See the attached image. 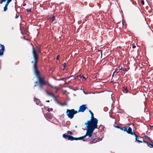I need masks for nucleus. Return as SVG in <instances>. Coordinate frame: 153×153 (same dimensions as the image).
Masks as SVG:
<instances>
[{
	"instance_id": "obj_38",
	"label": "nucleus",
	"mask_w": 153,
	"mask_h": 153,
	"mask_svg": "<svg viewBox=\"0 0 153 153\" xmlns=\"http://www.w3.org/2000/svg\"><path fill=\"white\" fill-rule=\"evenodd\" d=\"M126 70H127L126 69V68H125L124 69H123L122 70V71H126Z\"/></svg>"
},
{
	"instance_id": "obj_27",
	"label": "nucleus",
	"mask_w": 153,
	"mask_h": 153,
	"mask_svg": "<svg viewBox=\"0 0 153 153\" xmlns=\"http://www.w3.org/2000/svg\"><path fill=\"white\" fill-rule=\"evenodd\" d=\"M47 110L48 111H51L53 110V109L52 108H48V109H47Z\"/></svg>"
},
{
	"instance_id": "obj_48",
	"label": "nucleus",
	"mask_w": 153,
	"mask_h": 153,
	"mask_svg": "<svg viewBox=\"0 0 153 153\" xmlns=\"http://www.w3.org/2000/svg\"><path fill=\"white\" fill-rule=\"evenodd\" d=\"M130 125V124H128V125Z\"/></svg>"
},
{
	"instance_id": "obj_3",
	"label": "nucleus",
	"mask_w": 153,
	"mask_h": 153,
	"mask_svg": "<svg viewBox=\"0 0 153 153\" xmlns=\"http://www.w3.org/2000/svg\"><path fill=\"white\" fill-rule=\"evenodd\" d=\"M98 120L94 118V116H91V120L87 121L85 124L87 126V128L94 132L95 129H99L100 127L101 126L100 125L98 127Z\"/></svg>"
},
{
	"instance_id": "obj_46",
	"label": "nucleus",
	"mask_w": 153,
	"mask_h": 153,
	"mask_svg": "<svg viewBox=\"0 0 153 153\" xmlns=\"http://www.w3.org/2000/svg\"><path fill=\"white\" fill-rule=\"evenodd\" d=\"M77 126H75V127L76 128H77Z\"/></svg>"
},
{
	"instance_id": "obj_45",
	"label": "nucleus",
	"mask_w": 153,
	"mask_h": 153,
	"mask_svg": "<svg viewBox=\"0 0 153 153\" xmlns=\"http://www.w3.org/2000/svg\"><path fill=\"white\" fill-rule=\"evenodd\" d=\"M46 102H49L50 101H49V100H48V101H46Z\"/></svg>"
},
{
	"instance_id": "obj_33",
	"label": "nucleus",
	"mask_w": 153,
	"mask_h": 153,
	"mask_svg": "<svg viewBox=\"0 0 153 153\" xmlns=\"http://www.w3.org/2000/svg\"><path fill=\"white\" fill-rule=\"evenodd\" d=\"M132 47L133 48H136V46L134 44H132Z\"/></svg>"
},
{
	"instance_id": "obj_12",
	"label": "nucleus",
	"mask_w": 153,
	"mask_h": 153,
	"mask_svg": "<svg viewBox=\"0 0 153 153\" xmlns=\"http://www.w3.org/2000/svg\"><path fill=\"white\" fill-rule=\"evenodd\" d=\"M127 132L129 134L132 135H134L135 134V133L134 132L132 131V129L130 127H129L128 129V130L127 131Z\"/></svg>"
},
{
	"instance_id": "obj_22",
	"label": "nucleus",
	"mask_w": 153,
	"mask_h": 153,
	"mask_svg": "<svg viewBox=\"0 0 153 153\" xmlns=\"http://www.w3.org/2000/svg\"><path fill=\"white\" fill-rule=\"evenodd\" d=\"M63 65L64 67V68L63 69V70H64L66 67V63H64L63 64Z\"/></svg>"
},
{
	"instance_id": "obj_7",
	"label": "nucleus",
	"mask_w": 153,
	"mask_h": 153,
	"mask_svg": "<svg viewBox=\"0 0 153 153\" xmlns=\"http://www.w3.org/2000/svg\"><path fill=\"white\" fill-rule=\"evenodd\" d=\"M4 47L3 45L0 44V56H2L4 51Z\"/></svg>"
},
{
	"instance_id": "obj_29",
	"label": "nucleus",
	"mask_w": 153,
	"mask_h": 153,
	"mask_svg": "<svg viewBox=\"0 0 153 153\" xmlns=\"http://www.w3.org/2000/svg\"><path fill=\"white\" fill-rule=\"evenodd\" d=\"M118 68L120 70H123V67L122 66L121 67L120 66H119L118 67Z\"/></svg>"
},
{
	"instance_id": "obj_25",
	"label": "nucleus",
	"mask_w": 153,
	"mask_h": 153,
	"mask_svg": "<svg viewBox=\"0 0 153 153\" xmlns=\"http://www.w3.org/2000/svg\"><path fill=\"white\" fill-rule=\"evenodd\" d=\"M128 130V129H127L126 128V127H125L124 128H123V131H126L127 132V131Z\"/></svg>"
},
{
	"instance_id": "obj_13",
	"label": "nucleus",
	"mask_w": 153,
	"mask_h": 153,
	"mask_svg": "<svg viewBox=\"0 0 153 153\" xmlns=\"http://www.w3.org/2000/svg\"><path fill=\"white\" fill-rule=\"evenodd\" d=\"M44 116L46 119H51L52 118V116L50 113H46L44 114Z\"/></svg>"
},
{
	"instance_id": "obj_15",
	"label": "nucleus",
	"mask_w": 153,
	"mask_h": 153,
	"mask_svg": "<svg viewBox=\"0 0 153 153\" xmlns=\"http://www.w3.org/2000/svg\"><path fill=\"white\" fill-rule=\"evenodd\" d=\"M122 91L124 93H126L128 92V89L127 88L126 86L123 87L122 90Z\"/></svg>"
},
{
	"instance_id": "obj_44",
	"label": "nucleus",
	"mask_w": 153,
	"mask_h": 153,
	"mask_svg": "<svg viewBox=\"0 0 153 153\" xmlns=\"http://www.w3.org/2000/svg\"><path fill=\"white\" fill-rule=\"evenodd\" d=\"M26 4H24L23 5V6H25L26 5Z\"/></svg>"
},
{
	"instance_id": "obj_14",
	"label": "nucleus",
	"mask_w": 153,
	"mask_h": 153,
	"mask_svg": "<svg viewBox=\"0 0 153 153\" xmlns=\"http://www.w3.org/2000/svg\"><path fill=\"white\" fill-rule=\"evenodd\" d=\"M79 78H82L83 81H85L86 79V78L84 76H81V75L77 76L75 77V79H78Z\"/></svg>"
},
{
	"instance_id": "obj_2",
	"label": "nucleus",
	"mask_w": 153,
	"mask_h": 153,
	"mask_svg": "<svg viewBox=\"0 0 153 153\" xmlns=\"http://www.w3.org/2000/svg\"><path fill=\"white\" fill-rule=\"evenodd\" d=\"M86 132L85 134L82 137H74L71 135H66V134H64L62 135L63 137L65 139H68V140L71 141L74 140H83V141H85V140L84 138H85L87 136H88L89 137H91L92 135L93 131L87 128Z\"/></svg>"
},
{
	"instance_id": "obj_6",
	"label": "nucleus",
	"mask_w": 153,
	"mask_h": 153,
	"mask_svg": "<svg viewBox=\"0 0 153 153\" xmlns=\"http://www.w3.org/2000/svg\"><path fill=\"white\" fill-rule=\"evenodd\" d=\"M88 108L87 107L86 105L83 104L81 105L79 108L78 112H84L86 109H88Z\"/></svg>"
},
{
	"instance_id": "obj_16",
	"label": "nucleus",
	"mask_w": 153,
	"mask_h": 153,
	"mask_svg": "<svg viewBox=\"0 0 153 153\" xmlns=\"http://www.w3.org/2000/svg\"><path fill=\"white\" fill-rule=\"evenodd\" d=\"M135 137V140L136 141H137L138 143H143V141H141L140 140H139L138 139V136L136 134H135L134 135Z\"/></svg>"
},
{
	"instance_id": "obj_1",
	"label": "nucleus",
	"mask_w": 153,
	"mask_h": 153,
	"mask_svg": "<svg viewBox=\"0 0 153 153\" xmlns=\"http://www.w3.org/2000/svg\"><path fill=\"white\" fill-rule=\"evenodd\" d=\"M34 54L35 61L34 62H32V63L33 64V67L34 71L38 80V81H36L35 83H37L38 82L40 87L41 88H42L44 86L48 85L49 87L53 88L56 91L58 90L59 88V87L52 86L49 83L48 81L45 80V78L44 76H41L39 71L38 70L37 66V62L38 60V56L35 53Z\"/></svg>"
},
{
	"instance_id": "obj_11",
	"label": "nucleus",
	"mask_w": 153,
	"mask_h": 153,
	"mask_svg": "<svg viewBox=\"0 0 153 153\" xmlns=\"http://www.w3.org/2000/svg\"><path fill=\"white\" fill-rule=\"evenodd\" d=\"M12 0H7V1L5 5L8 6L10 3V2ZM6 1V0H1V1L0 2V4H2L3 2H5Z\"/></svg>"
},
{
	"instance_id": "obj_9",
	"label": "nucleus",
	"mask_w": 153,
	"mask_h": 153,
	"mask_svg": "<svg viewBox=\"0 0 153 153\" xmlns=\"http://www.w3.org/2000/svg\"><path fill=\"white\" fill-rule=\"evenodd\" d=\"M34 100L35 101L37 105L40 106L43 105L42 103L39 99L34 97Z\"/></svg>"
},
{
	"instance_id": "obj_21",
	"label": "nucleus",
	"mask_w": 153,
	"mask_h": 153,
	"mask_svg": "<svg viewBox=\"0 0 153 153\" xmlns=\"http://www.w3.org/2000/svg\"><path fill=\"white\" fill-rule=\"evenodd\" d=\"M7 7L8 6H6V5H5L4 7V11H6L7 9Z\"/></svg>"
},
{
	"instance_id": "obj_50",
	"label": "nucleus",
	"mask_w": 153,
	"mask_h": 153,
	"mask_svg": "<svg viewBox=\"0 0 153 153\" xmlns=\"http://www.w3.org/2000/svg\"><path fill=\"white\" fill-rule=\"evenodd\" d=\"M150 1H151V0H150Z\"/></svg>"
},
{
	"instance_id": "obj_41",
	"label": "nucleus",
	"mask_w": 153,
	"mask_h": 153,
	"mask_svg": "<svg viewBox=\"0 0 153 153\" xmlns=\"http://www.w3.org/2000/svg\"><path fill=\"white\" fill-rule=\"evenodd\" d=\"M18 17H19V16H17V15H16V17H15L16 19L18 18Z\"/></svg>"
},
{
	"instance_id": "obj_8",
	"label": "nucleus",
	"mask_w": 153,
	"mask_h": 153,
	"mask_svg": "<svg viewBox=\"0 0 153 153\" xmlns=\"http://www.w3.org/2000/svg\"><path fill=\"white\" fill-rule=\"evenodd\" d=\"M102 139L101 138H95L93 140L90 141V144H93L96 143L97 142H99L100 140H101Z\"/></svg>"
},
{
	"instance_id": "obj_20",
	"label": "nucleus",
	"mask_w": 153,
	"mask_h": 153,
	"mask_svg": "<svg viewBox=\"0 0 153 153\" xmlns=\"http://www.w3.org/2000/svg\"><path fill=\"white\" fill-rule=\"evenodd\" d=\"M143 142L145 143H146L148 146L149 147V145H150V143H149V142H147L146 141H144L143 140Z\"/></svg>"
},
{
	"instance_id": "obj_43",
	"label": "nucleus",
	"mask_w": 153,
	"mask_h": 153,
	"mask_svg": "<svg viewBox=\"0 0 153 153\" xmlns=\"http://www.w3.org/2000/svg\"><path fill=\"white\" fill-rule=\"evenodd\" d=\"M14 10H15V11L16 12V8H15V6L14 7Z\"/></svg>"
},
{
	"instance_id": "obj_26",
	"label": "nucleus",
	"mask_w": 153,
	"mask_h": 153,
	"mask_svg": "<svg viewBox=\"0 0 153 153\" xmlns=\"http://www.w3.org/2000/svg\"><path fill=\"white\" fill-rule=\"evenodd\" d=\"M31 8L29 9H27L26 10L27 12H31Z\"/></svg>"
},
{
	"instance_id": "obj_28",
	"label": "nucleus",
	"mask_w": 153,
	"mask_h": 153,
	"mask_svg": "<svg viewBox=\"0 0 153 153\" xmlns=\"http://www.w3.org/2000/svg\"><path fill=\"white\" fill-rule=\"evenodd\" d=\"M141 2L142 5H143L144 4V2L143 0H141Z\"/></svg>"
},
{
	"instance_id": "obj_37",
	"label": "nucleus",
	"mask_w": 153,
	"mask_h": 153,
	"mask_svg": "<svg viewBox=\"0 0 153 153\" xmlns=\"http://www.w3.org/2000/svg\"><path fill=\"white\" fill-rule=\"evenodd\" d=\"M150 127L151 128V129L153 130V126L150 125Z\"/></svg>"
},
{
	"instance_id": "obj_24",
	"label": "nucleus",
	"mask_w": 153,
	"mask_h": 153,
	"mask_svg": "<svg viewBox=\"0 0 153 153\" xmlns=\"http://www.w3.org/2000/svg\"><path fill=\"white\" fill-rule=\"evenodd\" d=\"M67 134H69L71 135H72L73 134V133L71 131H67Z\"/></svg>"
},
{
	"instance_id": "obj_31",
	"label": "nucleus",
	"mask_w": 153,
	"mask_h": 153,
	"mask_svg": "<svg viewBox=\"0 0 153 153\" xmlns=\"http://www.w3.org/2000/svg\"><path fill=\"white\" fill-rule=\"evenodd\" d=\"M37 50L40 49V46L38 45L37 46Z\"/></svg>"
},
{
	"instance_id": "obj_18",
	"label": "nucleus",
	"mask_w": 153,
	"mask_h": 153,
	"mask_svg": "<svg viewBox=\"0 0 153 153\" xmlns=\"http://www.w3.org/2000/svg\"><path fill=\"white\" fill-rule=\"evenodd\" d=\"M120 71V70L119 69H117L115 70V71L114 72L113 74H112V76L113 77L114 76V74L115 73H118Z\"/></svg>"
},
{
	"instance_id": "obj_23",
	"label": "nucleus",
	"mask_w": 153,
	"mask_h": 153,
	"mask_svg": "<svg viewBox=\"0 0 153 153\" xmlns=\"http://www.w3.org/2000/svg\"><path fill=\"white\" fill-rule=\"evenodd\" d=\"M151 142L152 143V144L150 143V145H149V147L150 148H153V142L152 141Z\"/></svg>"
},
{
	"instance_id": "obj_40",
	"label": "nucleus",
	"mask_w": 153,
	"mask_h": 153,
	"mask_svg": "<svg viewBox=\"0 0 153 153\" xmlns=\"http://www.w3.org/2000/svg\"><path fill=\"white\" fill-rule=\"evenodd\" d=\"M89 112H90V114H91V113H92V112L91 111V110H89Z\"/></svg>"
},
{
	"instance_id": "obj_36",
	"label": "nucleus",
	"mask_w": 153,
	"mask_h": 153,
	"mask_svg": "<svg viewBox=\"0 0 153 153\" xmlns=\"http://www.w3.org/2000/svg\"><path fill=\"white\" fill-rule=\"evenodd\" d=\"M119 129H120L121 130H122V131H123V128L121 127H120Z\"/></svg>"
},
{
	"instance_id": "obj_4",
	"label": "nucleus",
	"mask_w": 153,
	"mask_h": 153,
	"mask_svg": "<svg viewBox=\"0 0 153 153\" xmlns=\"http://www.w3.org/2000/svg\"><path fill=\"white\" fill-rule=\"evenodd\" d=\"M66 113L68 118L72 119L74 117V115L77 113L78 112L74 109L70 110L67 109Z\"/></svg>"
},
{
	"instance_id": "obj_30",
	"label": "nucleus",
	"mask_w": 153,
	"mask_h": 153,
	"mask_svg": "<svg viewBox=\"0 0 153 153\" xmlns=\"http://www.w3.org/2000/svg\"><path fill=\"white\" fill-rule=\"evenodd\" d=\"M50 95L54 98H55V97L54 94L52 93H50Z\"/></svg>"
},
{
	"instance_id": "obj_19",
	"label": "nucleus",
	"mask_w": 153,
	"mask_h": 153,
	"mask_svg": "<svg viewBox=\"0 0 153 153\" xmlns=\"http://www.w3.org/2000/svg\"><path fill=\"white\" fill-rule=\"evenodd\" d=\"M144 137L146 139H148L150 142H152V140H151L150 138H149V137H148L147 136L145 135Z\"/></svg>"
},
{
	"instance_id": "obj_39",
	"label": "nucleus",
	"mask_w": 153,
	"mask_h": 153,
	"mask_svg": "<svg viewBox=\"0 0 153 153\" xmlns=\"http://www.w3.org/2000/svg\"><path fill=\"white\" fill-rule=\"evenodd\" d=\"M120 127L119 126H115V127L116 128H118L119 129V128H120Z\"/></svg>"
},
{
	"instance_id": "obj_32",
	"label": "nucleus",
	"mask_w": 153,
	"mask_h": 153,
	"mask_svg": "<svg viewBox=\"0 0 153 153\" xmlns=\"http://www.w3.org/2000/svg\"><path fill=\"white\" fill-rule=\"evenodd\" d=\"M59 55H58L57 56H56V60H59Z\"/></svg>"
},
{
	"instance_id": "obj_47",
	"label": "nucleus",
	"mask_w": 153,
	"mask_h": 153,
	"mask_svg": "<svg viewBox=\"0 0 153 153\" xmlns=\"http://www.w3.org/2000/svg\"><path fill=\"white\" fill-rule=\"evenodd\" d=\"M36 86V85H34V87H35V86Z\"/></svg>"
},
{
	"instance_id": "obj_35",
	"label": "nucleus",
	"mask_w": 153,
	"mask_h": 153,
	"mask_svg": "<svg viewBox=\"0 0 153 153\" xmlns=\"http://www.w3.org/2000/svg\"><path fill=\"white\" fill-rule=\"evenodd\" d=\"M71 77V76H68V77H67L65 78V79H69Z\"/></svg>"
},
{
	"instance_id": "obj_17",
	"label": "nucleus",
	"mask_w": 153,
	"mask_h": 153,
	"mask_svg": "<svg viewBox=\"0 0 153 153\" xmlns=\"http://www.w3.org/2000/svg\"><path fill=\"white\" fill-rule=\"evenodd\" d=\"M49 19L51 20L52 22H53L56 19L55 16H53L52 17H50L49 18Z\"/></svg>"
},
{
	"instance_id": "obj_34",
	"label": "nucleus",
	"mask_w": 153,
	"mask_h": 153,
	"mask_svg": "<svg viewBox=\"0 0 153 153\" xmlns=\"http://www.w3.org/2000/svg\"><path fill=\"white\" fill-rule=\"evenodd\" d=\"M64 79H65V78H61V79H58V80H64Z\"/></svg>"
},
{
	"instance_id": "obj_10",
	"label": "nucleus",
	"mask_w": 153,
	"mask_h": 153,
	"mask_svg": "<svg viewBox=\"0 0 153 153\" xmlns=\"http://www.w3.org/2000/svg\"><path fill=\"white\" fill-rule=\"evenodd\" d=\"M12 0H7V1L5 5L8 6L10 3V2ZM6 1V0H1V1L0 2V4H2L3 2H5Z\"/></svg>"
},
{
	"instance_id": "obj_5",
	"label": "nucleus",
	"mask_w": 153,
	"mask_h": 153,
	"mask_svg": "<svg viewBox=\"0 0 153 153\" xmlns=\"http://www.w3.org/2000/svg\"><path fill=\"white\" fill-rule=\"evenodd\" d=\"M35 53L37 55V56H38L37 57H38V60L37 62H37L38 61V60H39V55L37 53H41V49L37 50V51H36V50L35 49V48H34L33 46V45L32 48V53L33 54V57L34 59V61H33L31 62H32L33 61V62H34L35 61V59L34 58V53ZM31 63H32V62H31Z\"/></svg>"
},
{
	"instance_id": "obj_49",
	"label": "nucleus",
	"mask_w": 153,
	"mask_h": 153,
	"mask_svg": "<svg viewBox=\"0 0 153 153\" xmlns=\"http://www.w3.org/2000/svg\"><path fill=\"white\" fill-rule=\"evenodd\" d=\"M132 125H133V126H134V124H132Z\"/></svg>"
},
{
	"instance_id": "obj_42",
	"label": "nucleus",
	"mask_w": 153,
	"mask_h": 153,
	"mask_svg": "<svg viewBox=\"0 0 153 153\" xmlns=\"http://www.w3.org/2000/svg\"><path fill=\"white\" fill-rule=\"evenodd\" d=\"M91 116H94V114H93V113H91Z\"/></svg>"
}]
</instances>
